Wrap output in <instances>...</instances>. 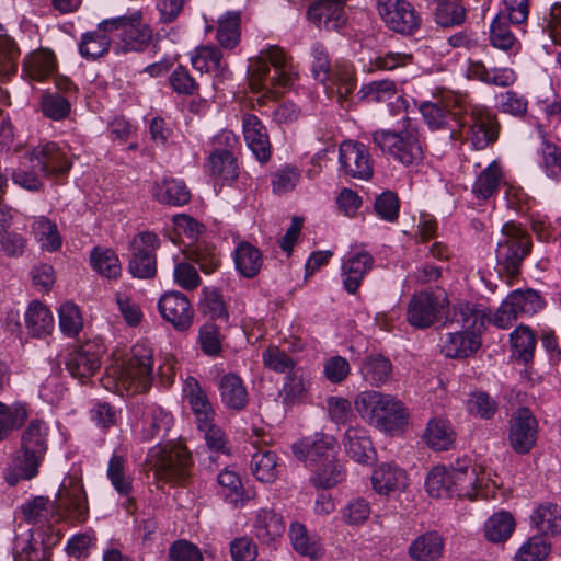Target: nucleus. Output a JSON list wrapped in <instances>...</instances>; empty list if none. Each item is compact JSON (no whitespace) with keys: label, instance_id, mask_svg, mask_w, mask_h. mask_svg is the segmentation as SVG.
Listing matches in <instances>:
<instances>
[{"label":"nucleus","instance_id":"18","mask_svg":"<svg viewBox=\"0 0 561 561\" xmlns=\"http://www.w3.org/2000/svg\"><path fill=\"white\" fill-rule=\"evenodd\" d=\"M32 162L36 161L41 172L47 178H62L71 169V161L56 142L39 144L31 151Z\"/></svg>","mask_w":561,"mask_h":561},{"label":"nucleus","instance_id":"32","mask_svg":"<svg viewBox=\"0 0 561 561\" xmlns=\"http://www.w3.org/2000/svg\"><path fill=\"white\" fill-rule=\"evenodd\" d=\"M254 534L262 542L270 543L280 537L285 531V524L280 515L273 510H261L255 518Z\"/></svg>","mask_w":561,"mask_h":561},{"label":"nucleus","instance_id":"8","mask_svg":"<svg viewBox=\"0 0 561 561\" xmlns=\"http://www.w3.org/2000/svg\"><path fill=\"white\" fill-rule=\"evenodd\" d=\"M374 144L385 153L403 165L419 164L423 160V148L417 129L402 128L398 131L388 129L373 134Z\"/></svg>","mask_w":561,"mask_h":561},{"label":"nucleus","instance_id":"38","mask_svg":"<svg viewBox=\"0 0 561 561\" xmlns=\"http://www.w3.org/2000/svg\"><path fill=\"white\" fill-rule=\"evenodd\" d=\"M531 522L543 535L561 533V507L557 504H541L531 515Z\"/></svg>","mask_w":561,"mask_h":561},{"label":"nucleus","instance_id":"9","mask_svg":"<svg viewBox=\"0 0 561 561\" xmlns=\"http://www.w3.org/2000/svg\"><path fill=\"white\" fill-rule=\"evenodd\" d=\"M100 28L114 32L122 42L121 50L124 53L144 51L152 39V31L144 23L140 12L104 20L100 23Z\"/></svg>","mask_w":561,"mask_h":561},{"label":"nucleus","instance_id":"45","mask_svg":"<svg viewBox=\"0 0 561 561\" xmlns=\"http://www.w3.org/2000/svg\"><path fill=\"white\" fill-rule=\"evenodd\" d=\"M208 168L211 175L225 181L234 180L238 176L236 158L226 149L215 150V152L209 156Z\"/></svg>","mask_w":561,"mask_h":561},{"label":"nucleus","instance_id":"56","mask_svg":"<svg viewBox=\"0 0 561 561\" xmlns=\"http://www.w3.org/2000/svg\"><path fill=\"white\" fill-rule=\"evenodd\" d=\"M290 540L294 549L306 557L317 559L320 548L316 540H311L308 536L306 527L300 523H293L289 530Z\"/></svg>","mask_w":561,"mask_h":561},{"label":"nucleus","instance_id":"64","mask_svg":"<svg viewBox=\"0 0 561 561\" xmlns=\"http://www.w3.org/2000/svg\"><path fill=\"white\" fill-rule=\"evenodd\" d=\"M550 546L543 537H533L524 543L516 554V561H542L549 553Z\"/></svg>","mask_w":561,"mask_h":561},{"label":"nucleus","instance_id":"31","mask_svg":"<svg viewBox=\"0 0 561 561\" xmlns=\"http://www.w3.org/2000/svg\"><path fill=\"white\" fill-rule=\"evenodd\" d=\"M25 324L32 336L42 337L53 331L54 318L46 306L39 301H33L25 312Z\"/></svg>","mask_w":561,"mask_h":561},{"label":"nucleus","instance_id":"43","mask_svg":"<svg viewBox=\"0 0 561 561\" xmlns=\"http://www.w3.org/2000/svg\"><path fill=\"white\" fill-rule=\"evenodd\" d=\"M344 477L343 465L334 458L313 467L311 481L317 488L330 489L344 480Z\"/></svg>","mask_w":561,"mask_h":561},{"label":"nucleus","instance_id":"46","mask_svg":"<svg viewBox=\"0 0 561 561\" xmlns=\"http://www.w3.org/2000/svg\"><path fill=\"white\" fill-rule=\"evenodd\" d=\"M277 457L271 450H259L251 459L253 476L261 482H273L277 477Z\"/></svg>","mask_w":561,"mask_h":561},{"label":"nucleus","instance_id":"61","mask_svg":"<svg viewBox=\"0 0 561 561\" xmlns=\"http://www.w3.org/2000/svg\"><path fill=\"white\" fill-rule=\"evenodd\" d=\"M263 363L271 370L279 374H291L295 369V362L287 353L276 346L268 347L262 354Z\"/></svg>","mask_w":561,"mask_h":561},{"label":"nucleus","instance_id":"6","mask_svg":"<svg viewBox=\"0 0 561 561\" xmlns=\"http://www.w3.org/2000/svg\"><path fill=\"white\" fill-rule=\"evenodd\" d=\"M355 408L366 422L383 432L396 433L408 421L403 404L390 394L360 392L355 400Z\"/></svg>","mask_w":561,"mask_h":561},{"label":"nucleus","instance_id":"25","mask_svg":"<svg viewBox=\"0 0 561 561\" xmlns=\"http://www.w3.org/2000/svg\"><path fill=\"white\" fill-rule=\"evenodd\" d=\"M345 453L358 463H369L375 456V449L366 430L348 427L343 437Z\"/></svg>","mask_w":561,"mask_h":561},{"label":"nucleus","instance_id":"49","mask_svg":"<svg viewBox=\"0 0 561 561\" xmlns=\"http://www.w3.org/2000/svg\"><path fill=\"white\" fill-rule=\"evenodd\" d=\"M107 32L100 27L95 32L85 33L79 45L81 56L85 58L96 59L108 51L111 39L106 35Z\"/></svg>","mask_w":561,"mask_h":561},{"label":"nucleus","instance_id":"34","mask_svg":"<svg viewBox=\"0 0 561 561\" xmlns=\"http://www.w3.org/2000/svg\"><path fill=\"white\" fill-rule=\"evenodd\" d=\"M154 196L162 204L182 206L190 202L191 192L181 180L163 179L156 184Z\"/></svg>","mask_w":561,"mask_h":561},{"label":"nucleus","instance_id":"23","mask_svg":"<svg viewBox=\"0 0 561 561\" xmlns=\"http://www.w3.org/2000/svg\"><path fill=\"white\" fill-rule=\"evenodd\" d=\"M374 259L368 252L351 254L343 261V286L350 294H355L362 284L365 274L371 270Z\"/></svg>","mask_w":561,"mask_h":561},{"label":"nucleus","instance_id":"15","mask_svg":"<svg viewBox=\"0 0 561 561\" xmlns=\"http://www.w3.org/2000/svg\"><path fill=\"white\" fill-rule=\"evenodd\" d=\"M378 12L392 31L411 35L421 25V16L414 7L405 0H378Z\"/></svg>","mask_w":561,"mask_h":561},{"label":"nucleus","instance_id":"37","mask_svg":"<svg viewBox=\"0 0 561 561\" xmlns=\"http://www.w3.org/2000/svg\"><path fill=\"white\" fill-rule=\"evenodd\" d=\"M234 263L242 276L252 278L259 274L262 267V254L249 242H242L234 251Z\"/></svg>","mask_w":561,"mask_h":561},{"label":"nucleus","instance_id":"60","mask_svg":"<svg viewBox=\"0 0 561 561\" xmlns=\"http://www.w3.org/2000/svg\"><path fill=\"white\" fill-rule=\"evenodd\" d=\"M541 157V167L546 175L554 180H561V148L552 142L543 141Z\"/></svg>","mask_w":561,"mask_h":561},{"label":"nucleus","instance_id":"13","mask_svg":"<svg viewBox=\"0 0 561 561\" xmlns=\"http://www.w3.org/2000/svg\"><path fill=\"white\" fill-rule=\"evenodd\" d=\"M103 345L88 341L68 353L65 359L67 371L81 383H87L101 366Z\"/></svg>","mask_w":561,"mask_h":561},{"label":"nucleus","instance_id":"14","mask_svg":"<svg viewBox=\"0 0 561 561\" xmlns=\"http://www.w3.org/2000/svg\"><path fill=\"white\" fill-rule=\"evenodd\" d=\"M538 422L528 408L517 409L508 422L507 440L511 448L519 454H528L536 445Z\"/></svg>","mask_w":561,"mask_h":561},{"label":"nucleus","instance_id":"42","mask_svg":"<svg viewBox=\"0 0 561 561\" xmlns=\"http://www.w3.org/2000/svg\"><path fill=\"white\" fill-rule=\"evenodd\" d=\"M506 298L519 317L533 316L545 306V301L539 293L530 288L513 290Z\"/></svg>","mask_w":561,"mask_h":561},{"label":"nucleus","instance_id":"29","mask_svg":"<svg viewBox=\"0 0 561 561\" xmlns=\"http://www.w3.org/2000/svg\"><path fill=\"white\" fill-rule=\"evenodd\" d=\"M14 561H50L49 549L33 538L31 530L25 535H19L13 543Z\"/></svg>","mask_w":561,"mask_h":561},{"label":"nucleus","instance_id":"58","mask_svg":"<svg viewBox=\"0 0 561 561\" xmlns=\"http://www.w3.org/2000/svg\"><path fill=\"white\" fill-rule=\"evenodd\" d=\"M491 44L502 50L511 49L516 43V38L510 30L506 16L497 15L490 26Z\"/></svg>","mask_w":561,"mask_h":561},{"label":"nucleus","instance_id":"48","mask_svg":"<svg viewBox=\"0 0 561 561\" xmlns=\"http://www.w3.org/2000/svg\"><path fill=\"white\" fill-rule=\"evenodd\" d=\"M466 10L456 0L439 3L434 11L435 23L444 28L458 26L465 22Z\"/></svg>","mask_w":561,"mask_h":561},{"label":"nucleus","instance_id":"24","mask_svg":"<svg viewBox=\"0 0 561 561\" xmlns=\"http://www.w3.org/2000/svg\"><path fill=\"white\" fill-rule=\"evenodd\" d=\"M407 480L405 471L392 463L380 465L371 476L374 490L382 495L404 490L408 484Z\"/></svg>","mask_w":561,"mask_h":561},{"label":"nucleus","instance_id":"3","mask_svg":"<svg viewBox=\"0 0 561 561\" xmlns=\"http://www.w3.org/2000/svg\"><path fill=\"white\" fill-rule=\"evenodd\" d=\"M248 75L253 91H263L264 96L272 98L284 93L297 76L286 53L278 46H270L251 58Z\"/></svg>","mask_w":561,"mask_h":561},{"label":"nucleus","instance_id":"2","mask_svg":"<svg viewBox=\"0 0 561 561\" xmlns=\"http://www.w3.org/2000/svg\"><path fill=\"white\" fill-rule=\"evenodd\" d=\"M21 512L28 524L43 526L57 523L62 517L84 522L89 510L82 484L69 479V484L62 482L54 501L47 496H34L21 505Z\"/></svg>","mask_w":561,"mask_h":561},{"label":"nucleus","instance_id":"5","mask_svg":"<svg viewBox=\"0 0 561 561\" xmlns=\"http://www.w3.org/2000/svg\"><path fill=\"white\" fill-rule=\"evenodd\" d=\"M478 478L469 460H458L454 466H437L426 478V491L433 497H469L476 495Z\"/></svg>","mask_w":561,"mask_h":561},{"label":"nucleus","instance_id":"22","mask_svg":"<svg viewBox=\"0 0 561 561\" xmlns=\"http://www.w3.org/2000/svg\"><path fill=\"white\" fill-rule=\"evenodd\" d=\"M243 134L248 147L256 159L264 163L271 158V145L267 131L262 122L252 114L243 116Z\"/></svg>","mask_w":561,"mask_h":561},{"label":"nucleus","instance_id":"36","mask_svg":"<svg viewBox=\"0 0 561 561\" xmlns=\"http://www.w3.org/2000/svg\"><path fill=\"white\" fill-rule=\"evenodd\" d=\"M391 373V362L381 354H371L363 359L360 374L370 385L379 386L387 382Z\"/></svg>","mask_w":561,"mask_h":561},{"label":"nucleus","instance_id":"50","mask_svg":"<svg viewBox=\"0 0 561 561\" xmlns=\"http://www.w3.org/2000/svg\"><path fill=\"white\" fill-rule=\"evenodd\" d=\"M307 387L300 369L294 370L285 378L283 389L279 391L283 404L286 407L294 405L304 400Z\"/></svg>","mask_w":561,"mask_h":561},{"label":"nucleus","instance_id":"19","mask_svg":"<svg viewBox=\"0 0 561 561\" xmlns=\"http://www.w3.org/2000/svg\"><path fill=\"white\" fill-rule=\"evenodd\" d=\"M162 318L178 331L187 330L193 323L194 311L187 297L180 291L165 293L159 300Z\"/></svg>","mask_w":561,"mask_h":561},{"label":"nucleus","instance_id":"62","mask_svg":"<svg viewBox=\"0 0 561 561\" xmlns=\"http://www.w3.org/2000/svg\"><path fill=\"white\" fill-rule=\"evenodd\" d=\"M59 327L64 334L76 336L82 328V319L78 307L72 302H65L59 309Z\"/></svg>","mask_w":561,"mask_h":561},{"label":"nucleus","instance_id":"44","mask_svg":"<svg viewBox=\"0 0 561 561\" xmlns=\"http://www.w3.org/2000/svg\"><path fill=\"white\" fill-rule=\"evenodd\" d=\"M515 528V520L511 513L499 512L493 514L484 526V533L488 540L492 542H502L507 540Z\"/></svg>","mask_w":561,"mask_h":561},{"label":"nucleus","instance_id":"27","mask_svg":"<svg viewBox=\"0 0 561 561\" xmlns=\"http://www.w3.org/2000/svg\"><path fill=\"white\" fill-rule=\"evenodd\" d=\"M444 538L436 530L417 536L409 547V556L414 561H435L443 556Z\"/></svg>","mask_w":561,"mask_h":561},{"label":"nucleus","instance_id":"59","mask_svg":"<svg viewBox=\"0 0 561 561\" xmlns=\"http://www.w3.org/2000/svg\"><path fill=\"white\" fill-rule=\"evenodd\" d=\"M397 92L396 83L391 80L373 81L362 87L357 95L360 100L371 102H385L390 100Z\"/></svg>","mask_w":561,"mask_h":561},{"label":"nucleus","instance_id":"21","mask_svg":"<svg viewBox=\"0 0 561 561\" xmlns=\"http://www.w3.org/2000/svg\"><path fill=\"white\" fill-rule=\"evenodd\" d=\"M486 316L483 310L470 302H459L446 311L444 325H457L459 330L479 335L485 325Z\"/></svg>","mask_w":561,"mask_h":561},{"label":"nucleus","instance_id":"30","mask_svg":"<svg viewBox=\"0 0 561 561\" xmlns=\"http://www.w3.org/2000/svg\"><path fill=\"white\" fill-rule=\"evenodd\" d=\"M219 391L222 403L232 410H243L248 403V392L241 378L234 374H227L221 377Z\"/></svg>","mask_w":561,"mask_h":561},{"label":"nucleus","instance_id":"33","mask_svg":"<svg viewBox=\"0 0 561 561\" xmlns=\"http://www.w3.org/2000/svg\"><path fill=\"white\" fill-rule=\"evenodd\" d=\"M183 253L188 261L197 264L199 270L207 275L217 271L221 264L215 247L206 242L188 244Z\"/></svg>","mask_w":561,"mask_h":561},{"label":"nucleus","instance_id":"28","mask_svg":"<svg viewBox=\"0 0 561 561\" xmlns=\"http://www.w3.org/2000/svg\"><path fill=\"white\" fill-rule=\"evenodd\" d=\"M480 346L481 341L478 334L456 330L447 334L443 344V352L450 358H466L474 354Z\"/></svg>","mask_w":561,"mask_h":561},{"label":"nucleus","instance_id":"16","mask_svg":"<svg viewBox=\"0 0 561 561\" xmlns=\"http://www.w3.org/2000/svg\"><path fill=\"white\" fill-rule=\"evenodd\" d=\"M336 439L324 433H316L313 436L304 437L291 446L295 457L313 468L322 462L335 458Z\"/></svg>","mask_w":561,"mask_h":561},{"label":"nucleus","instance_id":"63","mask_svg":"<svg viewBox=\"0 0 561 561\" xmlns=\"http://www.w3.org/2000/svg\"><path fill=\"white\" fill-rule=\"evenodd\" d=\"M42 111L45 116L59 121L65 118L70 112V102L56 93H47L42 96Z\"/></svg>","mask_w":561,"mask_h":561},{"label":"nucleus","instance_id":"54","mask_svg":"<svg viewBox=\"0 0 561 561\" xmlns=\"http://www.w3.org/2000/svg\"><path fill=\"white\" fill-rule=\"evenodd\" d=\"M424 437L427 445L436 450H446L454 443L453 431L443 421H430Z\"/></svg>","mask_w":561,"mask_h":561},{"label":"nucleus","instance_id":"47","mask_svg":"<svg viewBox=\"0 0 561 561\" xmlns=\"http://www.w3.org/2000/svg\"><path fill=\"white\" fill-rule=\"evenodd\" d=\"M240 21L239 12H227L219 19L217 39L222 47L231 49L237 46L240 38Z\"/></svg>","mask_w":561,"mask_h":561},{"label":"nucleus","instance_id":"35","mask_svg":"<svg viewBox=\"0 0 561 561\" xmlns=\"http://www.w3.org/2000/svg\"><path fill=\"white\" fill-rule=\"evenodd\" d=\"M24 69L32 80L44 81L56 71V59L53 51L41 49L24 60Z\"/></svg>","mask_w":561,"mask_h":561},{"label":"nucleus","instance_id":"51","mask_svg":"<svg viewBox=\"0 0 561 561\" xmlns=\"http://www.w3.org/2000/svg\"><path fill=\"white\" fill-rule=\"evenodd\" d=\"M32 228L42 242V247L48 251H56L61 247L57 225L48 218L41 216L34 219Z\"/></svg>","mask_w":561,"mask_h":561},{"label":"nucleus","instance_id":"52","mask_svg":"<svg viewBox=\"0 0 561 561\" xmlns=\"http://www.w3.org/2000/svg\"><path fill=\"white\" fill-rule=\"evenodd\" d=\"M217 481L221 494L230 503L237 504L239 501L245 500L243 484L238 472L226 468L218 473Z\"/></svg>","mask_w":561,"mask_h":561},{"label":"nucleus","instance_id":"7","mask_svg":"<svg viewBox=\"0 0 561 561\" xmlns=\"http://www.w3.org/2000/svg\"><path fill=\"white\" fill-rule=\"evenodd\" d=\"M192 457L180 444L156 445L147 454L146 466L159 482L184 485L191 479Z\"/></svg>","mask_w":561,"mask_h":561},{"label":"nucleus","instance_id":"40","mask_svg":"<svg viewBox=\"0 0 561 561\" xmlns=\"http://www.w3.org/2000/svg\"><path fill=\"white\" fill-rule=\"evenodd\" d=\"M90 262L93 270L104 277L115 279L121 276L119 259L111 249L94 248L90 254Z\"/></svg>","mask_w":561,"mask_h":561},{"label":"nucleus","instance_id":"39","mask_svg":"<svg viewBox=\"0 0 561 561\" xmlns=\"http://www.w3.org/2000/svg\"><path fill=\"white\" fill-rule=\"evenodd\" d=\"M502 179L500 165L493 161L481 173L472 186L473 195L479 199H488L497 192Z\"/></svg>","mask_w":561,"mask_h":561},{"label":"nucleus","instance_id":"20","mask_svg":"<svg viewBox=\"0 0 561 561\" xmlns=\"http://www.w3.org/2000/svg\"><path fill=\"white\" fill-rule=\"evenodd\" d=\"M346 0H320L308 10V19L328 31L341 28L346 21L344 2Z\"/></svg>","mask_w":561,"mask_h":561},{"label":"nucleus","instance_id":"4","mask_svg":"<svg viewBox=\"0 0 561 561\" xmlns=\"http://www.w3.org/2000/svg\"><path fill=\"white\" fill-rule=\"evenodd\" d=\"M533 250L530 233L523 225L505 222L495 249L496 270L508 284L522 273V266Z\"/></svg>","mask_w":561,"mask_h":561},{"label":"nucleus","instance_id":"1","mask_svg":"<svg viewBox=\"0 0 561 561\" xmlns=\"http://www.w3.org/2000/svg\"><path fill=\"white\" fill-rule=\"evenodd\" d=\"M420 111L433 130L468 126V136L476 149H484L499 136V124L494 116L471 106L466 96L447 95L442 103L424 102Z\"/></svg>","mask_w":561,"mask_h":561},{"label":"nucleus","instance_id":"57","mask_svg":"<svg viewBox=\"0 0 561 561\" xmlns=\"http://www.w3.org/2000/svg\"><path fill=\"white\" fill-rule=\"evenodd\" d=\"M311 71L313 78L322 84L331 80L334 73L331 72V62L325 47L320 43L311 46Z\"/></svg>","mask_w":561,"mask_h":561},{"label":"nucleus","instance_id":"11","mask_svg":"<svg viewBox=\"0 0 561 561\" xmlns=\"http://www.w3.org/2000/svg\"><path fill=\"white\" fill-rule=\"evenodd\" d=\"M131 353L121 367L119 382L128 393L147 392L153 380L152 352L145 345H135Z\"/></svg>","mask_w":561,"mask_h":561},{"label":"nucleus","instance_id":"41","mask_svg":"<svg viewBox=\"0 0 561 561\" xmlns=\"http://www.w3.org/2000/svg\"><path fill=\"white\" fill-rule=\"evenodd\" d=\"M128 271L137 278H152L157 273L156 254L151 253V250L140 249L134 244Z\"/></svg>","mask_w":561,"mask_h":561},{"label":"nucleus","instance_id":"55","mask_svg":"<svg viewBox=\"0 0 561 561\" xmlns=\"http://www.w3.org/2000/svg\"><path fill=\"white\" fill-rule=\"evenodd\" d=\"M511 343L518 358L524 363L533 359L536 339L529 328L519 325L511 333Z\"/></svg>","mask_w":561,"mask_h":561},{"label":"nucleus","instance_id":"26","mask_svg":"<svg viewBox=\"0 0 561 561\" xmlns=\"http://www.w3.org/2000/svg\"><path fill=\"white\" fill-rule=\"evenodd\" d=\"M172 423V415L161 407H147L142 414L141 438L144 440H152L165 437Z\"/></svg>","mask_w":561,"mask_h":561},{"label":"nucleus","instance_id":"17","mask_svg":"<svg viewBox=\"0 0 561 561\" xmlns=\"http://www.w3.org/2000/svg\"><path fill=\"white\" fill-rule=\"evenodd\" d=\"M339 162L351 178L368 180L373 176V161L367 147L360 142L343 141L339 150Z\"/></svg>","mask_w":561,"mask_h":561},{"label":"nucleus","instance_id":"10","mask_svg":"<svg viewBox=\"0 0 561 561\" xmlns=\"http://www.w3.org/2000/svg\"><path fill=\"white\" fill-rule=\"evenodd\" d=\"M47 427L42 421L34 420L22 434L21 455L16 458V469L24 480L34 478L46 453Z\"/></svg>","mask_w":561,"mask_h":561},{"label":"nucleus","instance_id":"53","mask_svg":"<svg viewBox=\"0 0 561 561\" xmlns=\"http://www.w3.org/2000/svg\"><path fill=\"white\" fill-rule=\"evenodd\" d=\"M125 459L113 455L108 462L107 478L117 493L128 496L131 492V478L125 473Z\"/></svg>","mask_w":561,"mask_h":561},{"label":"nucleus","instance_id":"12","mask_svg":"<svg viewBox=\"0 0 561 561\" xmlns=\"http://www.w3.org/2000/svg\"><path fill=\"white\" fill-rule=\"evenodd\" d=\"M449 300L444 291L422 290L416 293L409 302L408 322L417 329H427L446 318Z\"/></svg>","mask_w":561,"mask_h":561}]
</instances>
